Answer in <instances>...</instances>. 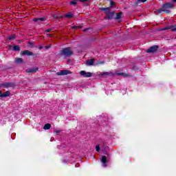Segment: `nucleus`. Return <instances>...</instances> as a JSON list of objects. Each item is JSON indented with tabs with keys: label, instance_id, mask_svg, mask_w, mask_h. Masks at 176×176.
I'll list each match as a JSON object with an SVG mask.
<instances>
[{
	"label": "nucleus",
	"instance_id": "nucleus-12",
	"mask_svg": "<svg viewBox=\"0 0 176 176\" xmlns=\"http://www.w3.org/2000/svg\"><path fill=\"white\" fill-rule=\"evenodd\" d=\"M164 30H170L173 32H174L176 31V27H175V26L170 25V26H168V28H166L164 29Z\"/></svg>",
	"mask_w": 176,
	"mask_h": 176
},
{
	"label": "nucleus",
	"instance_id": "nucleus-29",
	"mask_svg": "<svg viewBox=\"0 0 176 176\" xmlns=\"http://www.w3.org/2000/svg\"><path fill=\"white\" fill-rule=\"evenodd\" d=\"M118 75L123 76V75H124V74H123V73H118Z\"/></svg>",
	"mask_w": 176,
	"mask_h": 176
},
{
	"label": "nucleus",
	"instance_id": "nucleus-18",
	"mask_svg": "<svg viewBox=\"0 0 176 176\" xmlns=\"http://www.w3.org/2000/svg\"><path fill=\"white\" fill-rule=\"evenodd\" d=\"M13 50H14L15 52H19L20 47L19 45H15L13 47Z\"/></svg>",
	"mask_w": 176,
	"mask_h": 176
},
{
	"label": "nucleus",
	"instance_id": "nucleus-16",
	"mask_svg": "<svg viewBox=\"0 0 176 176\" xmlns=\"http://www.w3.org/2000/svg\"><path fill=\"white\" fill-rule=\"evenodd\" d=\"M52 126V125L50 124H45L44 125V130H49V129H50V127Z\"/></svg>",
	"mask_w": 176,
	"mask_h": 176
},
{
	"label": "nucleus",
	"instance_id": "nucleus-5",
	"mask_svg": "<svg viewBox=\"0 0 176 176\" xmlns=\"http://www.w3.org/2000/svg\"><path fill=\"white\" fill-rule=\"evenodd\" d=\"M80 74L81 76H83L84 78H90L91 77V72H86L85 71H81L80 72Z\"/></svg>",
	"mask_w": 176,
	"mask_h": 176
},
{
	"label": "nucleus",
	"instance_id": "nucleus-36",
	"mask_svg": "<svg viewBox=\"0 0 176 176\" xmlns=\"http://www.w3.org/2000/svg\"><path fill=\"white\" fill-rule=\"evenodd\" d=\"M0 94H2V91H0Z\"/></svg>",
	"mask_w": 176,
	"mask_h": 176
},
{
	"label": "nucleus",
	"instance_id": "nucleus-6",
	"mask_svg": "<svg viewBox=\"0 0 176 176\" xmlns=\"http://www.w3.org/2000/svg\"><path fill=\"white\" fill-rule=\"evenodd\" d=\"M1 87H13L14 86V84L13 82H4L1 84Z\"/></svg>",
	"mask_w": 176,
	"mask_h": 176
},
{
	"label": "nucleus",
	"instance_id": "nucleus-10",
	"mask_svg": "<svg viewBox=\"0 0 176 176\" xmlns=\"http://www.w3.org/2000/svg\"><path fill=\"white\" fill-rule=\"evenodd\" d=\"M45 18H34L33 21L35 23H41L42 21H45Z\"/></svg>",
	"mask_w": 176,
	"mask_h": 176
},
{
	"label": "nucleus",
	"instance_id": "nucleus-38",
	"mask_svg": "<svg viewBox=\"0 0 176 176\" xmlns=\"http://www.w3.org/2000/svg\"><path fill=\"white\" fill-rule=\"evenodd\" d=\"M51 141H53V139H51Z\"/></svg>",
	"mask_w": 176,
	"mask_h": 176
},
{
	"label": "nucleus",
	"instance_id": "nucleus-11",
	"mask_svg": "<svg viewBox=\"0 0 176 176\" xmlns=\"http://www.w3.org/2000/svg\"><path fill=\"white\" fill-rule=\"evenodd\" d=\"M10 96V92L9 91H7L4 92L3 94H0V97L3 98V97H9Z\"/></svg>",
	"mask_w": 176,
	"mask_h": 176
},
{
	"label": "nucleus",
	"instance_id": "nucleus-14",
	"mask_svg": "<svg viewBox=\"0 0 176 176\" xmlns=\"http://www.w3.org/2000/svg\"><path fill=\"white\" fill-rule=\"evenodd\" d=\"M111 75H112V73L111 72H104V73H102L99 75V76H111Z\"/></svg>",
	"mask_w": 176,
	"mask_h": 176
},
{
	"label": "nucleus",
	"instance_id": "nucleus-31",
	"mask_svg": "<svg viewBox=\"0 0 176 176\" xmlns=\"http://www.w3.org/2000/svg\"><path fill=\"white\" fill-rule=\"evenodd\" d=\"M49 47H49V46H45V49H49Z\"/></svg>",
	"mask_w": 176,
	"mask_h": 176
},
{
	"label": "nucleus",
	"instance_id": "nucleus-26",
	"mask_svg": "<svg viewBox=\"0 0 176 176\" xmlns=\"http://www.w3.org/2000/svg\"><path fill=\"white\" fill-rule=\"evenodd\" d=\"M138 2H146V0H138Z\"/></svg>",
	"mask_w": 176,
	"mask_h": 176
},
{
	"label": "nucleus",
	"instance_id": "nucleus-23",
	"mask_svg": "<svg viewBox=\"0 0 176 176\" xmlns=\"http://www.w3.org/2000/svg\"><path fill=\"white\" fill-rule=\"evenodd\" d=\"M96 149L98 152H100V145H97L96 147Z\"/></svg>",
	"mask_w": 176,
	"mask_h": 176
},
{
	"label": "nucleus",
	"instance_id": "nucleus-15",
	"mask_svg": "<svg viewBox=\"0 0 176 176\" xmlns=\"http://www.w3.org/2000/svg\"><path fill=\"white\" fill-rule=\"evenodd\" d=\"M94 64V60L91 59L86 61V65H93Z\"/></svg>",
	"mask_w": 176,
	"mask_h": 176
},
{
	"label": "nucleus",
	"instance_id": "nucleus-27",
	"mask_svg": "<svg viewBox=\"0 0 176 176\" xmlns=\"http://www.w3.org/2000/svg\"><path fill=\"white\" fill-rule=\"evenodd\" d=\"M43 47H42V45H39V46H38L39 50H42Z\"/></svg>",
	"mask_w": 176,
	"mask_h": 176
},
{
	"label": "nucleus",
	"instance_id": "nucleus-39",
	"mask_svg": "<svg viewBox=\"0 0 176 176\" xmlns=\"http://www.w3.org/2000/svg\"><path fill=\"white\" fill-rule=\"evenodd\" d=\"M51 141H53V139H51Z\"/></svg>",
	"mask_w": 176,
	"mask_h": 176
},
{
	"label": "nucleus",
	"instance_id": "nucleus-25",
	"mask_svg": "<svg viewBox=\"0 0 176 176\" xmlns=\"http://www.w3.org/2000/svg\"><path fill=\"white\" fill-rule=\"evenodd\" d=\"M54 133H56L57 135H58V134H60V131H55Z\"/></svg>",
	"mask_w": 176,
	"mask_h": 176
},
{
	"label": "nucleus",
	"instance_id": "nucleus-19",
	"mask_svg": "<svg viewBox=\"0 0 176 176\" xmlns=\"http://www.w3.org/2000/svg\"><path fill=\"white\" fill-rule=\"evenodd\" d=\"M14 38H16V35L15 34H12L11 36H8V39L9 41H12V40L14 39Z\"/></svg>",
	"mask_w": 176,
	"mask_h": 176
},
{
	"label": "nucleus",
	"instance_id": "nucleus-1",
	"mask_svg": "<svg viewBox=\"0 0 176 176\" xmlns=\"http://www.w3.org/2000/svg\"><path fill=\"white\" fill-rule=\"evenodd\" d=\"M174 7V3H167L166 4H164L162 7V8H160L158 10H157V13H162V12H165V13H170V9H173Z\"/></svg>",
	"mask_w": 176,
	"mask_h": 176
},
{
	"label": "nucleus",
	"instance_id": "nucleus-20",
	"mask_svg": "<svg viewBox=\"0 0 176 176\" xmlns=\"http://www.w3.org/2000/svg\"><path fill=\"white\" fill-rule=\"evenodd\" d=\"M116 19L117 20H119V19H122V13L117 14Z\"/></svg>",
	"mask_w": 176,
	"mask_h": 176
},
{
	"label": "nucleus",
	"instance_id": "nucleus-35",
	"mask_svg": "<svg viewBox=\"0 0 176 176\" xmlns=\"http://www.w3.org/2000/svg\"><path fill=\"white\" fill-rule=\"evenodd\" d=\"M72 28H76V26H73Z\"/></svg>",
	"mask_w": 176,
	"mask_h": 176
},
{
	"label": "nucleus",
	"instance_id": "nucleus-8",
	"mask_svg": "<svg viewBox=\"0 0 176 176\" xmlns=\"http://www.w3.org/2000/svg\"><path fill=\"white\" fill-rule=\"evenodd\" d=\"M100 162L102 163V167H107V157L106 156H102L101 160H100Z\"/></svg>",
	"mask_w": 176,
	"mask_h": 176
},
{
	"label": "nucleus",
	"instance_id": "nucleus-2",
	"mask_svg": "<svg viewBox=\"0 0 176 176\" xmlns=\"http://www.w3.org/2000/svg\"><path fill=\"white\" fill-rule=\"evenodd\" d=\"M60 56H64L65 57H71L74 54V52L71 50V47L63 48L59 52Z\"/></svg>",
	"mask_w": 176,
	"mask_h": 176
},
{
	"label": "nucleus",
	"instance_id": "nucleus-28",
	"mask_svg": "<svg viewBox=\"0 0 176 176\" xmlns=\"http://www.w3.org/2000/svg\"><path fill=\"white\" fill-rule=\"evenodd\" d=\"M103 10H109V8H103Z\"/></svg>",
	"mask_w": 176,
	"mask_h": 176
},
{
	"label": "nucleus",
	"instance_id": "nucleus-4",
	"mask_svg": "<svg viewBox=\"0 0 176 176\" xmlns=\"http://www.w3.org/2000/svg\"><path fill=\"white\" fill-rule=\"evenodd\" d=\"M69 74H71V71H69V70H61L60 72H57L56 75L60 76H64V75H69Z\"/></svg>",
	"mask_w": 176,
	"mask_h": 176
},
{
	"label": "nucleus",
	"instance_id": "nucleus-22",
	"mask_svg": "<svg viewBox=\"0 0 176 176\" xmlns=\"http://www.w3.org/2000/svg\"><path fill=\"white\" fill-rule=\"evenodd\" d=\"M77 3H78V1H72L70 2L71 5H76Z\"/></svg>",
	"mask_w": 176,
	"mask_h": 176
},
{
	"label": "nucleus",
	"instance_id": "nucleus-34",
	"mask_svg": "<svg viewBox=\"0 0 176 176\" xmlns=\"http://www.w3.org/2000/svg\"><path fill=\"white\" fill-rule=\"evenodd\" d=\"M172 2H176V0H172Z\"/></svg>",
	"mask_w": 176,
	"mask_h": 176
},
{
	"label": "nucleus",
	"instance_id": "nucleus-9",
	"mask_svg": "<svg viewBox=\"0 0 176 176\" xmlns=\"http://www.w3.org/2000/svg\"><path fill=\"white\" fill-rule=\"evenodd\" d=\"M23 56H34V53L30 52L29 50H25L22 52Z\"/></svg>",
	"mask_w": 176,
	"mask_h": 176
},
{
	"label": "nucleus",
	"instance_id": "nucleus-30",
	"mask_svg": "<svg viewBox=\"0 0 176 176\" xmlns=\"http://www.w3.org/2000/svg\"><path fill=\"white\" fill-rule=\"evenodd\" d=\"M47 36H52V34H47Z\"/></svg>",
	"mask_w": 176,
	"mask_h": 176
},
{
	"label": "nucleus",
	"instance_id": "nucleus-13",
	"mask_svg": "<svg viewBox=\"0 0 176 176\" xmlns=\"http://www.w3.org/2000/svg\"><path fill=\"white\" fill-rule=\"evenodd\" d=\"M65 17H67V19H72V17H74V14H72V12H67L65 14Z\"/></svg>",
	"mask_w": 176,
	"mask_h": 176
},
{
	"label": "nucleus",
	"instance_id": "nucleus-24",
	"mask_svg": "<svg viewBox=\"0 0 176 176\" xmlns=\"http://www.w3.org/2000/svg\"><path fill=\"white\" fill-rule=\"evenodd\" d=\"M52 30H53V29H52V28L47 29V30H45V32H50L51 31H52Z\"/></svg>",
	"mask_w": 176,
	"mask_h": 176
},
{
	"label": "nucleus",
	"instance_id": "nucleus-37",
	"mask_svg": "<svg viewBox=\"0 0 176 176\" xmlns=\"http://www.w3.org/2000/svg\"><path fill=\"white\" fill-rule=\"evenodd\" d=\"M1 87H1V84H0V88H1Z\"/></svg>",
	"mask_w": 176,
	"mask_h": 176
},
{
	"label": "nucleus",
	"instance_id": "nucleus-7",
	"mask_svg": "<svg viewBox=\"0 0 176 176\" xmlns=\"http://www.w3.org/2000/svg\"><path fill=\"white\" fill-rule=\"evenodd\" d=\"M38 69V67L28 68L26 69V72H28V74H32V73L36 72Z\"/></svg>",
	"mask_w": 176,
	"mask_h": 176
},
{
	"label": "nucleus",
	"instance_id": "nucleus-17",
	"mask_svg": "<svg viewBox=\"0 0 176 176\" xmlns=\"http://www.w3.org/2000/svg\"><path fill=\"white\" fill-rule=\"evenodd\" d=\"M15 62L16 64H21V63H23V59L21 58H18L16 59Z\"/></svg>",
	"mask_w": 176,
	"mask_h": 176
},
{
	"label": "nucleus",
	"instance_id": "nucleus-32",
	"mask_svg": "<svg viewBox=\"0 0 176 176\" xmlns=\"http://www.w3.org/2000/svg\"><path fill=\"white\" fill-rule=\"evenodd\" d=\"M98 64H104L103 62L98 63Z\"/></svg>",
	"mask_w": 176,
	"mask_h": 176
},
{
	"label": "nucleus",
	"instance_id": "nucleus-33",
	"mask_svg": "<svg viewBox=\"0 0 176 176\" xmlns=\"http://www.w3.org/2000/svg\"><path fill=\"white\" fill-rule=\"evenodd\" d=\"M87 30H89V29H84V31L86 32V31H87Z\"/></svg>",
	"mask_w": 176,
	"mask_h": 176
},
{
	"label": "nucleus",
	"instance_id": "nucleus-3",
	"mask_svg": "<svg viewBox=\"0 0 176 176\" xmlns=\"http://www.w3.org/2000/svg\"><path fill=\"white\" fill-rule=\"evenodd\" d=\"M157 49H159V46H157V45H154V46H152V47H151L150 48H148V49L146 50V52H147V53H154V52H156V50H157Z\"/></svg>",
	"mask_w": 176,
	"mask_h": 176
},
{
	"label": "nucleus",
	"instance_id": "nucleus-21",
	"mask_svg": "<svg viewBox=\"0 0 176 176\" xmlns=\"http://www.w3.org/2000/svg\"><path fill=\"white\" fill-rule=\"evenodd\" d=\"M114 5L115 3L112 0H110V8H112L113 6H114Z\"/></svg>",
	"mask_w": 176,
	"mask_h": 176
}]
</instances>
